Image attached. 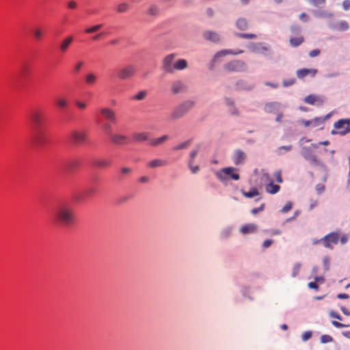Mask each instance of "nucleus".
<instances>
[{
    "label": "nucleus",
    "mask_w": 350,
    "mask_h": 350,
    "mask_svg": "<svg viewBox=\"0 0 350 350\" xmlns=\"http://www.w3.org/2000/svg\"><path fill=\"white\" fill-rule=\"evenodd\" d=\"M174 53L166 55L162 62L163 70L169 74H173L176 70H183L188 67L187 61L185 59H175Z\"/></svg>",
    "instance_id": "1"
},
{
    "label": "nucleus",
    "mask_w": 350,
    "mask_h": 350,
    "mask_svg": "<svg viewBox=\"0 0 350 350\" xmlns=\"http://www.w3.org/2000/svg\"><path fill=\"white\" fill-rule=\"evenodd\" d=\"M54 217L57 224L68 226L75 221V211L70 206L64 204L57 208Z\"/></svg>",
    "instance_id": "2"
},
{
    "label": "nucleus",
    "mask_w": 350,
    "mask_h": 350,
    "mask_svg": "<svg viewBox=\"0 0 350 350\" xmlns=\"http://www.w3.org/2000/svg\"><path fill=\"white\" fill-rule=\"evenodd\" d=\"M194 106L192 100H186L177 106L171 113L170 118L172 120H178L184 116Z\"/></svg>",
    "instance_id": "3"
},
{
    "label": "nucleus",
    "mask_w": 350,
    "mask_h": 350,
    "mask_svg": "<svg viewBox=\"0 0 350 350\" xmlns=\"http://www.w3.org/2000/svg\"><path fill=\"white\" fill-rule=\"evenodd\" d=\"M334 127L332 135H345L350 132V119H340L334 124Z\"/></svg>",
    "instance_id": "4"
},
{
    "label": "nucleus",
    "mask_w": 350,
    "mask_h": 350,
    "mask_svg": "<svg viewBox=\"0 0 350 350\" xmlns=\"http://www.w3.org/2000/svg\"><path fill=\"white\" fill-rule=\"evenodd\" d=\"M234 171H236V169L234 167H224L216 172V176L221 182L226 181L228 177H230L232 180H238L240 178V176L239 174L234 172Z\"/></svg>",
    "instance_id": "5"
},
{
    "label": "nucleus",
    "mask_w": 350,
    "mask_h": 350,
    "mask_svg": "<svg viewBox=\"0 0 350 350\" xmlns=\"http://www.w3.org/2000/svg\"><path fill=\"white\" fill-rule=\"evenodd\" d=\"M339 239L340 235L338 233L331 232L320 239L319 241H322L324 247L332 249V245L338 244Z\"/></svg>",
    "instance_id": "6"
},
{
    "label": "nucleus",
    "mask_w": 350,
    "mask_h": 350,
    "mask_svg": "<svg viewBox=\"0 0 350 350\" xmlns=\"http://www.w3.org/2000/svg\"><path fill=\"white\" fill-rule=\"evenodd\" d=\"M30 120L36 129H39L45 120L44 113L42 110H35L30 115Z\"/></svg>",
    "instance_id": "7"
},
{
    "label": "nucleus",
    "mask_w": 350,
    "mask_h": 350,
    "mask_svg": "<svg viewBox=\"0 0 350 350\" xmlns=\"http://www.w3.org/2000/svg\"><path fill=\"white\" fill-rule=\"evenodd\" d=\"M245 64L241 60H234L224 66V68L230 72H241L245 70Z\"/></svg>",
    "instance_id": "8"
},
{
    "label": "nucleus",
    "mask_w": 350,
    "mask_h": 350,
    "mask_svg": "<svg viewBox=\"0 0 350 350\" xmlns=\"http://www.w3.org/2000/svg\"><path fill=\"white\" fill-rule=\"evenodd\" d=\"M136 68L133 65H128L118 71V76L121 80H126L135 75Z\"/></svg>",
    "instance_id": "9"
},
{
    "label": "nucleus",
    "mask_w": 350,
    "mask_h": 350,
    "mask_svg": "<svg viewBox=\"0 0 350 350\" xmlns=\"http://www.w3.org/2000/svg\"><path fill=\"white\" fill-rule=\"evenodd\" d=\"M70 137L75 144H80L87 140V132L85 131L74 130L71 132Z\"/></svg>",
    "instance_id": "10"
},
{
    "label": "nucleus",
    "mask_w": 350,
    "mask_h": 350,
    "mask_svg": "<svg viewBox=\"0 0 350 350\" xmlns=\"http://www.w3.org/2000/svg\"><path fill=\"white\" fill-rule=\"evenodd\" d=\"M109 139L115 145L123 146L129 143L128 137L120 133H113Z\"/></svg>",
    "instance_id": "11"
},
{
    "label": "nucleus",
    "mask_w": 350,
    "mask_h": 350,
    "mask_svg": "<svg viewBox=\"0 0 350 350\" xmlns=\"http://www.w3.org/2000/svg\"><path fill=\"white\" fill-rule=\"evenodd\" d=\"M186 84L181 80H176L171 84V90L173 94H178L187 91Z\"/></svg>",
    "instance_id": "12"
},
{
    "label": "nucleus",
    "mask_w": 350,
    "mask_h": 350,
    "mask_svg": "<svg viewBox=\"0 0 350 350\" xmlns=\"http://www.w3.org/2000/svg\"><path fill=\"white\" fill-rule=\"evenodd\" d=\"M325 101V98L321 96H317L314 94H310L304 98V102L306 103L312 105H321Z\"/></svg>",
    "instance_id": "13"
},
{
    "label": "nucleus",
    "mask_w": 350,
    "mask_h": 350,
    "mask_svg": "<svg viewBox=\"0 0 350 350\" xmlns=\"http://www.w3.org/2000/svg\"><path fill=\"white\" fill-rule=\"evenodd\" d=\"M302 155L304 157V159L308 161L310 163L314 165H320V161L310 149L304 148L302 152Z\"/></svg>",
    "instance_id": "14"
},
{
    "label": "nucleus",
    "mask_w": 350,
    "mask_h": 350,
    "mask_svg": "<svg viewBox=\"0 0 350 350\" xmlns=\"http://www.w3.org/2000/svg\"><path fill=\"white\" fill-rule=\"evenodd\" d=\"M246 158V154L241 150L237 149L233 153L232 159L236 165L243 164Z\"/></svg>",
    "instance_id": "15"
},
{
    "label": "nucleus",
    "mask_w": 350,
    "mask_h": 350,
    "mask_svg": "<svg viewBox=\"0 0 350 350\" xmlns=\"http://www.w3.org/2000/svg\"><path fill=\"white\" fill-rule=\"evenodd\" d=\"M100 113L103 116L111 123H116V116L111 109L105 107L100 109Z\"/></svg>",
    "instance_id": "16"
},
{
    "label": "nucleus",
    "mask_w": 350,
    "mask_h": 350,
    "mask_svg": "<svg viewBox=\"0 0 350 350\" xmlns=\"http://www.w3.org/2000/svg\"><path fill=\"white\" fill-rule=\"evenodd\" d=\"M281 104L278 102L267 103L264 106V111L267 113H275L280 109Z\"/></svg>",
    "instance_id": "17"
},
{
    "label": "nucleus",
    "mask_w": 350,
    "mask_h": 350,
    "mask_svg": "<svg viewBox=\"0 0 350 350\" xmlns=\"http://www.w3.org/2000/svg\"><path fill=\"white\" fill-rule=\"evenodd\" d=\"M317 73V70L314 68H303L297 70L296 75L299 79H304L308 75H311L312 77H314Z\"/></svg>",
    "instance_id": "18"
},
{
    "label": "nucleus",
    "mask_w": 350,
    "mask_h": 350,
    "mask_svg": "<svg viewBox=\"0 0 350 350\" xmlns=\"http://www.w3.org/2000/svg\"><path fill=\"white\" fill-rule=\"evenodd\" d=\"M72 42L73 37L72 36H68L64 38L59 45V49L60 51L62 53L66 52L70 44L72 43Z\"/></svg>",
    "instance_id": "19"
},
{
    "label": "nucleus",
    "mask_w": 350,
    "mask_h": 350,
    "mask_svg": "<svg viewBox=\"0 0 350 350\" xmlns=\"http://www.w3.org/2000/svg\"><path fill=\"white\" fill-rule=\"evenodd\" d=\"M258 226L254 224H247L240 228V232L243 234H252L257 231Z\"/></svg>",
    "instance_id": "20"
},
{
    "label": "nucleus",
    "mask_w": 350,
    "mask_h": 350,
    "mask_svg": "<svg viewBox=\"0 0 350 350\" xmlns=\"http://www.w3.org/2000/svg\"><path fill=\"white\" fill-rule=\"evenodd\" d=\"M203 37L206 40L213 42H218L220 41L219 35L215 31H206L203 33Z\"/></svg>",
    "instance_id": "21"
},
{
    "label": "nucleus",
    "mask_w": 350,
    "mask_h": 350,
    "mask_svg": "<svg viewBox=\"0 0 350 350\" xmlns=\"http://www.w3.org/2000/svg\"><path fill=\"white\" fill-rule=\"evenodd\" d=\"M111 164V162L110 160L105 159H96L94 161V166L100 168L109 167Z\"/></svg>",
    "instance_id": "22"
},
{
    "label": "nucleus",
    "mask_w": 350,
    "mask_h": 350,
    "mask_svg": "<svg viewBox=\"0 0 350 350\" xmlns=\"http://www.w3.org/2000/svg\"><path fill=\"white\" fill-rule=\"evenodd\" d=\"M116 123H111V122H107L102 124V130L103 133L107 135V137H110L111 135H113V124H115Z\"/></svg>",
    "instance_id": "23"
},
{
    "label": "nucleus",
    "mask_w": 350,
    "mask_h": 350,
    "mask_svg": "<svg viewBox=\"0 0 350 350\" xmlns=\"http://www.w3.org/2000/svg\"><path fill=\"white\" fill-rule=\"evenodd\" d=\"M167 162L166 161L160 159H156L154 160H152L148 163V167L150 168H156V167H160L163 166L167 165Z\"/></svg>",
    "instance_id": "24"
},
{
    "label": "nucleus",
    "mask_w": 350,
    "mask_h": 350,
    "mask_svg": "<svg viewBox=\"0 0 350 350\" xmlns=\"http://www.w3.org/2000/svg\"><path fill=\"white\" fill-rule=\"evenodd\" d=\"M168 139H169L168 135H163L159 138L152 139L150 141V145H151L152 146H157L162 144L165 142H166Z\"/></svg>",
    "instance_id": "25"
},
{
    "label": "nucleus",
    "mask_w": 350,
    "mask_h": 350,
    "mask_svg": "<svg viewBox=\"0 0 350 350\" xmlns=\"http://www.w3.org/2000/svg\"><path fill=\"white\" fill-rule=\"evenodd\" d=\"M280 189V187L278 185H274L272 183L267 184L265 187V190L270 194H275L278 193Z\"/></svg>",
    "instance_id": "26"
},
{
    "label": "nucleus",
    "mask_w": 350,
    "mask_h": 350,
    "mask_svg": "<svg viewBox=\"0 0 350 350\" xmlns=\"http://www.w3.org/2000/svg\"><path fill=\"white\" fill-rule=\"evenodd\" d=\"M149 134L148 133H136L133 135V138L136 142H144L148 139Z\"/></svg>",
    "instance_id": "27"
},
{
    "label": "nucleus",
    "mask_w": 350,
    "mask_h": 350,
    "mask_svg": "<svg viewBox=\"0 0 350 350\" xmlns=\"http://www.w3.org/2000/svg\"><path fill=\"white\" fill-rule=\"evenodd\" d=\"M97 79V76L94 73L90 72L86 75L85 81L87 85H93L96 83Z\"/></svg>",
    "instance_id": "28"
},
{
    "label": "nucleus",
    "mask_w": 350,
    "mask_h": 350,
    "mask_svg": "<svg viewBox=\"0 0 350 350\" xmlns=\"http://www.w3.org/2000/svg\"><path fill=\"white\" fill-rule=\"evenodd\" d=\"M130 9L129 3L124 1L117 5L116 10L118 13H125Z\"/></svg>",
    "instance_id": "29"
},
{
    "label": "nucleus",
    "mask_w": 350,
    "mask_h": 350,
    "mask_svg": "<svg viewBox=\"0 0 350 350\" xmlns=\"http://www.w3.org/2000/svg\"><path fill=\"white\" fill-rule=\"evenodd\" d=\"M243 53V51L240 50L239 51H237V52H234L232 51V50H224V51H221L219 52H218L215 57H222V56H225L226 55H238V54H240V53Z\"/></svg>",
    "instance_id": "30"
},
{
    "label": "nucleus",
    "mask_w": 350,
    "mask_h": 350,
    "mask_svg": "<svg viewBox=\"0 0 350 350\" xmlns=\"http://www.w3.org/2000/svg\"><path fill=\"white\" fill-rule=\"evenodd\" d=\"M160 10L158 5L152 4L150 5L147 14L150 16H157L159 14Z\"/></svg>",
    "instance_id": "31"
},
{
    "label": "nucleus",
    "mask_w": 350,
    "mask_h": 350,
    "mask_svg": "<svg viewBox=\"0 0 350 350\" xmlns=\"http://www.w3.org/2000/svg\"><path fill=\"white\" fill-rule=\"evenodd\" d=\"M304 41V38L303 36H299L297 38H292L290 39V44L293 47H297L301 44Z\"/></svg>",
    "instance_id": "32"
},
{
    "label": "nucleus",
    "mask_w": 350,
    "mask_h": 350,
    "mask_svg": "<svg viewBox=\"0 0 350 350\" xmlns=\"http://www.w3.org/2000/svg\"><path fill=\"white\" fill-rule=\"evenodd\" d=\"M33 34L36 40H40L44 35V31L41 27H37L33 29Z\"/></svg>",
    "instance_id": "33"
},
{
    "label": "nucleus",
    "mask_w": 350,
    "mask_h": 350,
    "mask_svg": "<svg viewBox=\"0 0 350 350\" xmlns=\"http://www.w3.org/2000/svg\"><path fill=\"white\" fill-rule=\"evenodd\" d=\"M35 141L38 145H43L45 143L44 134L42 132H38L35 137Z\"/></svg>",
    "instance_id": "34"
},
{
    "label": "nucleus",
    "mask_w": 350,
    "mask_h": 350,
    "mask_svg": "<svg viewBox=\"0 0 350 350\" xmlns=\"http://www.w3.org/2000/svg\"><path fill=\"white\" fill-rule=\"evenodd\" d=\"M237 27L240 30H245L248 27L247 21L245 18H239L237 21Z\"/></svg>",
    "instance_id": "35"
},
{
    "label": "nucleus",
    "mask_w": 350,
    "mask_h": 350,
    "mask_svg": "<svg viewBox=\"0 0 350 350\" xmlns=\"http://www.w3.org/2000/svg\"><path fill=\"white\" fill-rule=\"evenodd\" d=\"M243 195L246 198H251L254 196H258L259 193L256 188H253L250 191H243Z\"/></svg>",
    "instance_id": "36"
},
{
    "label": "nucleus",
    "mask_w": 350,
    "mask_h": 350,
    "mask_svg": "<svg viewBox=\"0 0 350 350\" xmlns=\"http://www.w3.org/2000/svg\"><path fill=\"white\" fill-rule=\"evenodd\" d=\"M56 104L58 107L64 109L68 106V100L66 98L63 97L58 98L56 100Z\"/></svg>",
    "instance_id": "37"
},
{
    "label": "nucleus",
    "mask_w": 350,
    "mask_h": 350,
    "mask_svg": "<svg viewBox=\"0 0 350 350\" xmlns=\"http://www.w3.org/2000/svg\"><path fill=\"white\" fill-rule=\"evenodd\" d=\"M103 27V24H98L85 29L86 33H93L99 31Z\"/></svg>",
    "instance_id": "38"
},
{
    "label": "nucleus",
    "mask_w": 350,
    "mask_h": 350,
    "mask_svg": "<svg viewBox=\"0 0 350 350\" xmlns=\"http://www.w3.org/2000/svg\"><path fill=\"white\" fill-rule=\"evenodd\" d=\"M147 96V92L146 90H142L139 92L136 95L133 96V100H144Z\"/></svg>",
    "instance_id": "39"
},
{
    "label": "nucleus",
    "mask_w": 350,
    "mask_h": 350,
    "mask_svg": "<svg viewBox=\"0 0 350 350\" xmlns=\"http://www.w3.org/2000/svg\"><path fill=\"white\" fill-rule=\"evenodd\" d=\"M316 7L323 8L325 4V0H307Z\"/></svg>",
    "instance_id": "40"
},
{
    "label": "nucleus",
    "mask_w": 350,
    "mask_h": 350,
    "mask_svg": "<svg viewBox=\"0 0 350 350\" xmlns=\"http://www.w3.org/2000/svg\"><path fill=\"white\" fill-rule=\"evenodd\" d=\"M190 144H191V141L187 140V141L178 144V146H175L174 148V150H178L187 148L190 145Z\"/></svg>",
    "instance_id": "41"
},
{
    "label": "nucleus",
    "mask_w": 350,
    "mask_h": 350,
    "mask_svg": "<svg viewBox=\"0 0 350 350\" xmlns=\"http://www.w3.org/2000/svg\"><path fill=\"white\" fill-rule=\"evenodd\" d=\"M337 29L340 31H346L349 29V24L347 21H341L338 25Z\"/></svg>",
    "instance_id": "42"
},
{
    "label": "nucleus",
    "mask_w": 350,
    "mask_h": 350,
    "mask_svg": "<svg viewBox=\"0 0 350 350\" xmlns=\"http://www.w3.org/2000/svg\"><path fill=\"white\" fill-rule=\"evenodd\" d=\"M285 150L286 152H288L292 150V146L291 145L282 146L278 148V149L276 150L278 154H279V155L282 154V150Z\"/></svg>",
    "instance_id": "43"
},
{
    "label": "nucleus",
    "mask_w": 350,
    "mask_h": 350,
    "mask_svg": "<svg viewBox=\"0 0 350 350\" xmlns=\"http://www.w3.org/2000/svg\"><path fill=\"white\" fill-rule=\"evenodd\" d=\"M333 338L331 336L327 334L322 335L321 337V343H328L332 342Z\"/></svg>",
    "instance_id": "44"
},
{
    "label": "nucleus",
    "mask_w": 350,
    "mask_h": 350,
    "mask_svg": "<svg viewBox=\"0 0 350 350\" xmlns=\"http://www.w3.org/2000/svg\"><path fill=\"white\" fill-rule=\"evenodd\" d=\"M300 268H301L300 263H296L294 265V267L293 269V273H292V276L293 278L296 277L299 274Z\"/></svg>",
    "instance_id": "45"
},
{
    "label": "nucleus",
    "mask_w": 350,
    "mask_h": 350,
    "mask_svg": "<svg viewBox=\"0 0 350 350\" xmlns=\"http://www.w3.org/2000/svg\"><path fill=\"white\" fill-rule=\"evenodd\" d=\"M238 37L245 39H253L256 37L255 34L253 33H237Z\"/></svg>",
    "instance_id": "46"
},
{
    "label": "nucleus",
    "mask_w": 350,
    "mask_h": 350,
    "mask_svg": "<svg viewBox=\"0 0 350 350\" xmlns=\"http://www.w3.org/2000/svg\"><path fill=\"white\" fill-rule=\"evenodd\" d=\"M329 256H325L323 259V264L324 267V269L325 271H328L329 269Z\"/></svg>",
    "instance_id": "47"
},
{
    "label": "nucleus",
    "mask_w": 350,
    "mask_h": 350,
    "mask_svg": "<svg viewBox=\"0 0 350 350\" xmlns=\"http://www.w3.org/2000/svg\"><path fill=\"white\" fill-rule=\"evenodd\" d=\"M292 206H293V204H292V202H287V203L284 205V206L282 208V211H282V213H287V212H288L290 210H291Z\"/></svg>",
    "instance_id": "48"
},
{
    "label": "nucleus",
    "mask_w": 350,
    "mask_h": 350,
    "mask_svg": "<svg viewBox=\"0 0 350 350\" xmlns=\"http://www.w3.org/2000/svg\"><path fill=\"white\" fill-rule=\"evenodd\" d=\"M291 30L293 33L298 34L301 31V27L297 25H292L291 27Z\"/></svg>",
    "instance_id": "49"
},
{
    "label": "nucleus",
    "mask_w": 350,
    "mask_h": 350,
    "mask_svg": "<svg viewBox=\"0 0 350 350\" xmlns=\"http://www.w3.org/2000/svg\"><path fill=\"white\" fill-rule=\"evenodd\" d=\"M275 178H276V181L278 183H282L283 182V180H282V171L281 170H278L277 172H275Z\"/></svg>",
    "instance_id": "50"
},
{
    "label": "nucleus",
    "mask_w": 350,
    "mask_h": 350,
    "mask_svg": "<svg viewBox=\"0 0 350 350\" xmlns=\"http://www.w3.org/2000/svg\"><path fill=\"white\" fill-rule=\"evenodd\" d=\"M189 168L191 170L192 173H193V174L196 173L199 170V166L198 165L193 166V161L191 160H190L189 161Z\"/></svg>",
    "instance_id": "51"
},
{
    "label": "nucleus",
    "mask_w": 350,
    "mask_h": 350,
    "mask_svg": "<svg viewBox=\"0 0 350 350\" xmlns=\"http://www.w3.org/2000/svg\"><path fill=\"white\" fill-rule=\"evenodd\" d=\"M75 105H77V107L78 108H79L80 109H84L86 108L87 107V105L84 102H81V101H79V100H76L75 101Z\"/></svg>",
    "instance_id": "52"
},
{
    "label": "nucleus",
    "mask_w": 350,
    "mask_h": 350,
    "mask_svg": "<svg viewBox=\"0 0 350 350\" xmlns=\"http://www.w3.org/2000/svg\"><path fill=\"white\" fill-rule=\"evenodd\" d=\"M316 190L319 194L322 193L325 191V186L323 184H317L316 185Z\"/></svg>",
    "instance_id": "53"
},
{
    "label": "nucleus",
    "mask_w": 350,
    "mask_h": 350,
    "mask_svg": "<svg viewBox=\"0 0 350 350\" xmlns=\"http://www.w3.org/2000/svg\"><path fill=\"white\" fill-rule=\"evenodd\" d=\"M312 336V332L310 331L305 332L302 335V340L306 341L310 339Z\"/></svg>",
    "instance_id": "54"
},
{
    "label": "nucleus",
    "mask_w": 350,
    "mask_h": 350,
    "mask_svg": "<svg viewBox=\"0 0 350 350\" xmlns=\"http://www.w3.org/2000/svg\"><path fill=\"white\" fill-rule=\"evenodd\" d=\"M295 82V80L294 79H289V80H284L283 81V85L284 87H288L290 85H292Z\"/></svg>",
    "instance_id": "55"
},
{
    "label": "nucleus",
    "mask_w": 350,
    "mask_h": 350,
    "mask_svg": "<svg viewBox=\"0 0 350 350\" xmlns=\"http://www.w3.org/2000/svg\"><path fill=\"white\" fill-rule=\"evenodd\" d=\"M229 112L233 116H239V110L235 107L234 105L233 107H230Z\"/></svg>",
    "instance_id": "56"
},
{
    "label": "nucleus",
    "mask_w": 350,
    "mask_h": 350,
    "mask_svg": "<svg viewBox=\"0 0 350 350\" xmlns=\"http://www.w3.org/2000/svg\"><path fill=\"white\" fill-rule=\"evenodd\" d=\"M320 52L319 49H314L309 53V56L310 57H315L320 54Z\"/></svg>",
    "instance_id": "57"
},
{
    "label": "nucleus",
    "mask_w": 350,
    "mask_h": 350,
    "mask_svg": "<svg viewBox=\"0 0 350 350\" xmlns=\"http://www.w3.org/2000/svg\"><path fill=\"white\" fill-rule=\"evenodd\" d=\"M332 325L337 327V328H342V327H347V325H345V324H342L340 322H338V321H332Z\"/></svg>",
    "instance_id": "58"
},
{
    "label": "nucleus",
    "mask_w": 350,
    "mask_h": 350,
    "mask_svg": "<svg viewBox=\"0 0 350 350\" xmlns=\"http://www.w3.org/2000/svg\"><path fill=\"white\" fill-rule=\"evenodd\" d=\"M263 209H264V204H261V206H260L253 208V209L251 211V213H252V214H254V215H256V214H257L258 213H259L260 211H262Z\"/></svg>",
    "instance_id": "59"
},
{
    "label": "nucleus",
    "mask_w": 350,
    "mask_h": 350,
    "mask_svg": "<svg viewBox=\"0 0 350 350\" xmlns=\"http://www.w3.org/2000/svg\"><path fill=\"white\" fill-rule=\"evenodd\" d=\"M329 316L332 318L337 319L338 320H342V317H340V315L334 311H331L329 312Z\"/></svg>",
    "instance_id": "60"
},
{
    "label": "nucleus",
    "mask_w": 350,
    "mask_h": 350,
    "mask_svg": "<svg viewBox=\"0 0 350 350\" xmlns=\"http://www.w3.org/2000/svg\"><path fill=\"white\" fill-rule=\"evenodd\" d=\"M121 172L124 175H128L131 173L132 169L131 167H126L122 168Z\"/></svg>",
    "instance_id": "61"
},
{
    "label": "nucleus",
    "mask_w": 350,
    "mask_h": 350,
    "mask_svg": "<svg viewBox=\"0 0 350 350\" xmlns=\"http://www.w3.org/2000/svg\"><path fill=\"white\" fill-rule=\"evenodd\" d=\"M342 6L345 10H349L350 9V1L345 0L342 3Z\"/></svg>",
    "instance_id": "62"
},
{
    "label": "nucleus",
    "mask_w": 350,
    "mask_h": 350,
    "mask_svg": "<svg viewBox=\"0 0 350 350\" xmlns=\"http://www.w3.org/2000/svg\"><path fill=\"white\" fill-rule=\"evenodd\" d=\"M273 243V241L271 240V239H267L265 240L263 243H262V246L263 247L265 248H267L269 247L271 244Z\"/></svg>",
    "instance_id": "63"
},
{
    "label": "nucleus",
    "mask_w": 350,
    "mask_h": 350,
    "mask_svg": "<svg viewBox=\"0 0 350 350\" xmlns=\"http://www.w3.org/2000/svg\"><path fill=\"white\" fill-rule=\"evenodd\" d=\"M77 3L74 1H70L68 3V7L70 9H75L77 8Z\"/></svg>",
    "instance_id": "64"
}]
</instances>
